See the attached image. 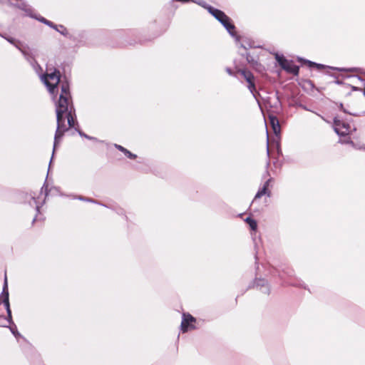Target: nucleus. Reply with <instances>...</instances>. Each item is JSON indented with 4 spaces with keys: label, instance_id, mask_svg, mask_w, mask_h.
I'll use <instances>...</instances> for the list:
<instances>
[{
    "label": "nucleus",
    "instance_id": "obj_1",
    "mask_svg": "<svg viewBox=\"0 0 365 365\" xmlns=\"http://www.w3.org/2000/svg\"><path fill=\"white\" fill-rule=\"evenodd\" d=\"M41 80L52 96L57 93L58 88L61 87L59 98L56 103L57 128L54 136L53 155L64 133L69 128L75 127L76 115L71 100L68 83L66 81H60L59 71L54 69L53 71L49 72L47 68L46 73L41 76Z\"/></svg>",
    "mask_w": 365,
    "mask_h": 365
},
{
    "label": "nucleus",
    "instance_id": "obj_2",
    "mask_svg": "<svg viewBox=\"0 0 365 365\" xmlns=\"http://www.w3.org/2000/svg\"><path fill=\"white\" fill-rule=\"evenodd\" d=\"M211 11H212L210 14L214 16L227 30L229 34L233 37L236 41H239L240 40V36L237 34L235 31V26L232 23V19L226 15V14L216 8H211Z\"/></svg>",
    "mask_w": 365,
    "mask_h": 365
},
{
    "label": "nucleus",
    "instance_id": "obj_3",
    "mask_svg": "<svg viewBox=\"0 0 365 365\" xmlns=\"http://www.w3.org/2000/svg\"><path fill=\"white\" fill-rule=\"evenodd\" d=\"M275 59L279 66L288 73L294 76H299V66L294 63L293 60L287 59L283 54L276 53Z\"/></svg>",
    "mask_w": 365,
    "mask_h": 365
},
{
    "label": "nucleus",
    "instance_id": "obj_4",
    "mask_svg": "<svg viewBox=\"0 0 365 365\" xmlns=\"http://www.w3.org/2000/svg\"><path fill=\"white\" fill-rule=\"evenodd\" d=\"M306 64L308 66L309 68H316L318 70H322L324 68H329L332 71H336L339 72H359L361 71V68H356V67H351V68H341V67H334V66H326L324 64L316 63L312 61H307Z\"/></svg>",
    "mask_w": 365,
    "mask_h": 365
},
{
    "label": "nucleus",
    "instance_id": "obj_5",
    "mask_svg": "<svg viewBox=\"0 0 365 365\" xmlns=\"http://www.w3.org/2000/svg\"><path fill=\"white\" fill-rule=\"evenodd\" d=\"M196 319L189 313H183L181 322V331L182 333L187 332L190 329H195V327L193 324Z\"/></svg>",
    "mask_w": 365,
    "mask_h": 365
},
{
    "label": "nucleus",
    "instance_id": "obj_6",
    "mask_svg": "<svg viewBox=\"0 0 365 365\" xmlns=\"http://www.w3.org/2000/svg\"><path fill=\"white\" fill-rule=\"evenodd\" d=\"M257 288L262 293L269 294L270 287L267 279L264 278H255L252 284H250L247 289Z\"/></svg>",
    "mask_w": 365,
    "mask_h": 365
},
{
    "label": "nucleus",
    "instance_id": "obj_7",
    "mask_svg": "<svg viewBox=\"0 0 365 365\" xmlns=\"http://www.w3.org/2000/svg\"><path fill=\"white\" fill-rule=\"evenodd\" d=\"M237 73H240L241 76L245 78L246 82L247 83V88L250 91H255V76L253 73L245 68L243 69H237Z\"/></svg>",
    "mask_w": 365,
    "mask_h": 365
},
{
    "label": "nucleus",
    "instance_id": "obj_8",
    "mask_svg": "<svg viewBox=\"0 0 365 365\" xmlns=\"http://www.w3.org/2000/svg\"><path fill=\"white\" fill-rule=\"evenodd\" d=\"M20 8L22 9V10H24L26 14L32 18H34V19H38L39 21L53 28L54 29H56V26L54 25L51 21L46 19L45 18L43 17H38L35 15L33 14V11H32V9L28 6V5H26L24 3H22L21 4V6H19Z\"/></svg>",
    "mask_w": 365,
    "mask_h": 365
},
{
    "label": "nucleus",
    "instance_id": "obj_9",
    "mask_svg": "<svg viewBox=\"0 0 365 365\" xmlns=\"http://www.w3.org/2000/svg\"><path fill=\"white\" fill-rule=\"evenodd\" d=\"M2 302L4 305V307L6 309L7 314H8V318L9 323H12L11 319V312L10 309V305H9V292L7 289V278L6 276L5 277L4 279V286L3 289V300Z\"/></svg>",
    "mask_w": 365,
    "mask_h": 365
},
{
    "label": "nucleus",
    "instance_id": "obj_10",
    "mask_svg": "<svg viewBox=\"0 0 365 365\" xmlns=\"http://www.w3.org/2000/svg\"><path fill=\"white\" fill-rule=\"evenodd\" d=\"M0 36L5 38L6 41H8L9 43L13 44L16 48H17L21 52L23 53V55L25 56V58L30 62H31L32 58L31 56L28 53L25 47H24L21 43L19 41L15 40L13 38L11 37H6L2 34H0Z\"/></svg>",
    "mask_w": 365,
    "mask_h": 365
},
{
    "label": "nucleus",
    "instance_id": "obj_11",
    "mask_svg": "<svg viewBox=\"0 0 365 365\" xmlns=\"http://www.w3.org/2000/svg\"><path fill=\"white\" fill-rule=\"evenodd\" d=\"M268 118H269V123H270V125L273 130V133L275 135V137L280 138L281 128H280V125H279V122L277 117L272 114H269L268 115Z\"/></svg>",
    "mask_w": 365,
    "mask_h": 365
},
{
    "label": "nucleus",
    "instance_id": "obj_12",
    "mask_svg": "<svg viewBox=\"0 0 365 365\" xmlns=\"http://www.w3.org/2000/svg\"><path fill=\"white\" fill-rule=\"evenodd\" d=\"M272 178H270L264 182L263 186L261 188H259L258 190V191L257 192L254 200L260 198L263 195H267V197L271 196V192L269 190V182L272 180Z\"/></svg>",
    "mask_w": 365,
    "mask_h": 365
},
{
    "label": "nucleus",
    "instance_id": "obj_13",
    "mask_svg": "<svg viewBox=\"0 0 365 365\" xmlns=\"http://www.w3.org/2000/svg\"><path fill=\"white\" fill-rule=\"evenodd\" d=\"M272 178H270L264 182L263 186L261 188H259L258 190V191L257 192L254 200L260 198L263 195H267V197L271 196V192L269 190V182L272 180Z\"/></svg>",
    "mask_w": 365,
    "mask_h": 365
},
{
    "label": "nucleus",
    "instance_id": "obj_14",
    "mask_svg": "<svg viewBox=\"0 0 365 365\" xmlns=\"http://www.w3.org/2000/svg\"><path fill=\"white\" fill-rule=\"evenodd\" d=\"M343 128L344 130H341L339 128L335 129V133L340 137L346 136L350 130V125L347 123L342 122L340 128Z\"/></svg>",
    "mask_w": 365,
    "mask_h": 365
},
{
    "label": "nucleus",
    "instance_id": "obj_15",
    "mask_svg": "<svg viewBox=\"0 0 365 365\" xmlns=\"http://www.w3.org/2000/svg\"><path fill=\"white\" fill-rule=\"evenodd\" d=\"M250 65L253 69L259 73H262L264 70V67L259 62L258 58L254 59V61L250 63Z\"/></svg>",
    "mask_w": 365,
    "mask_h": 365
},
{
    "label": "nucleus",
    "instance_id": "obj_16",
    "mask_svg": "<svg viewBox=\"0 0 365 365\" xmlns=\"http://www.w3.org/2000/svg\"><path fill=\"white\" fill-rule=\"evenodd\" d=\"M245 222L247 223L250 228L252 231H256L257 229V221L252 218V217L249 216L245 220Z\"/></svg>",
    "mask_w": 365,
    "mask_h": 365
},
{
    "label": "nucleus",
    "instance_id": "obj_17",
    "mask_svg": "<svg viewBox=\"0 0 365 365\" xmlns=\"http://www.w3.org/2000/svg\"><path fill=\"white\" fill-rule=\"evenodd\" d=\"M191 2H194V3L201 6L204 9H207L210 14H211L212 12V11H211V8H214V7L210 6V4H208L206 1H205L203 0H194V1H191Z\"/></svg>",
    "mask_w": 365,
    "mask_h": 365
},
{
    "label": "nucleus",
    "instance_id": "obj_18",
    "mask_svg": "<svg viewBox=\"0 0 365 365\" xmlns=\"http://www.w3.org/2000/svg\"><path fill=\"white\" fill-rule=\"evenodd\" d=\"M272 143H274L276 145V152L278 158L282 155V150L280 145V138H276L272 140Z\"/></svg>",
    "mask_w": 365,
    "mask_h": 365
},
{
    "label": "nucleus",
    "instance_id": "obj_19",
    "mask_svg": "<svg viewBox=\"0 0 365 365\" xmlns=\"http://www.w3.org/2000/svg\"><path fill=\"white\" fill-rule=\"evenodd\" d=\"M335 104L339 107V108L340 109V110H341L342 112H344V113H346V114H349L351 115H353V116H359L360 115L359 113H351L349 111H348L346 108H344V105L342 103H335Z\"/></svg>",
    "mask_w": 365,
    "mask_h": 365
},
{
    "label": "nucleus",
    "instance_id": "obj_20",
    "mask_svg": "<svg viewBox=\"0 0 365 365\" xmlns=\"http://www.w3.org/2000/svg\"><path fill=\"white\" fill-rule=\"evenodd\" d=\"M240 47L245 50H248L249 48H253L255 46L253 45V42L251 40L247 39L244 41V43L240 44Z\"/></svg>",
    "mask_w": 365,
    "mask_h": 365
},
{
    "label": "nucleus",
    "instance_id": "obj_21",
    "mask_svg": "<svg viewBox=\"0 0 365 365\" xmlns=\"http://www.w3.org/2000/svg\"><path fill=\"white\" fill-rule=\"evenodd\" d=\"M240 55L242 57L246 58V60L249 64L251 63L252 61H254V59L256 58L253 57L252 56H251L250 53L248 52H246L245 53H241Z\"/></svg>",
    "mask_w": 365,
    "mask_h": 365
},
{
    "label": "nucleus",
    "instance_id": "obj_22",
    "mask_svg": "<svg viewBox=\"0 0 365 365\" xmlns=\"http://www.w3.org/2000/svg\"><path fill=\"white\" fill-rule=\"evenodd\" d=\"M351 77L357 78L358 80H359L360 81L364 83V88L363 89V95L365 97V80L361 76H360L359 75H348V76H345V78H351Z\"/></svg>",
    "mask_w": 365,
    "mask_h": 365
},
{
    "label": "nucleus",
    "instance_id": "obj_23",
    "mask_svg": "<svg viewBox=\"0 0 365 365\" xmlns=\"http://www.w3.org/2000/svg\"><path fill=\"white\" fill-rule=\"evenodd\" d=\"M327 74H328L331 77H333V78H336V80L334 81V83H336V85L341 86V85H344V84L343 81L337 79V76H336V74L331 73L329 72H327Z\"/></svg>",
    "mask_w": 365,
    "mask_h": 365
},
{
    "label": "nucleus",
    "instance_id": "obj_24",
    "mask_svg": "<svg viewBox=\"0 0 365 365\" xmlns=\"http://www.w3.org/2000/svg\"><path fill=\"white\" fill-rule=\"evenodd\" d=\"M342 120H341L340 119L338 118V117H334V130H335V129L336 128H339L340 129V127H341V125L342 124Z\"/></svg>",
    "mask_w": 365,
    "mask_h": 365
},
{
    "label": "nucleus",
    "instance_id": "obj_25",
    "mask_svg": "<svg viewBox=\"0 0 365 365\" xmlns=\"http://www.w3.org/2000/svg\"><path fill=\"white\" fill-rule=\"evenodd\" d=\"M55 29L64 36L67 34L66 29L63 26L60 25L58 27L56 26Z\"/></svg>",
    "mask_w": 365,
    "mask_h": 365
},
{
    "label": "nucleus",
    "instance_id": "obj_26",
    "mask_svg": "<svg viewBox=\"0 0 365 365\" xmlns=\"http://www.w3.org/2000/svg\"><path fill=\"white\" fill-rule=\"evenodd\" d=\"M226 72L231 76H234L237 78V74L238 73L237 71L234 72L232 68L227 67L226 68Z\"/></svg>",
    "mask_w": 365,
    "mask_h": 365
},
{
    "label": "nucleus",
    "instance_id": "obj_27",
    "mask_svg": "<svg viewBox=\"0 0 365 365\" xmlns=\"http://www.w3.org/2000/svg\"><path fill=\"white\" fill-rule=\"evenodd\" d=\"M267 155L268 158H269L270 150H269V135H268V131L267 130Z\"/></svg>",
    "mask_w": 365,
    "mask_h": 365
},
{
    "label": "nucleus",
    "instance_id": "obj_28",
    "mask_svg": "<svg viewBox=\"0 0 365 365\" xmlns=\"http://www.w3.org/2000/svg\"><path fill=\"white\" fill-rule=\"evenodd\" d=\"M124 154L128 158H130V159H134L136 158V155L135 154H133L131 153L129 150H128L126 149L125 152L124 153Z\"/></svg>",
    "mask_w": 365,
    "mask_h": 365
},
{
    "label": "nucleus",
    "instance_id": "obj_29",
    "mask_svg": "<svg viewBox=\"0 0 365 365\" xmlns=\"http://www.w3.org/2000/svg\"><path fill=\"white\" fill-rule=\"evenodd\" d=\"M253 97L257 100V96H259V93L256 89V86L255 85V91H250Z\"/></svg>",
    "mask_w": 365,
    "mask_h": 365
},
{
    "label": "nucleus",
    "instance_id": "obj_30",
    "mask_svg": "<svg viewBox=\"0 0 365 365\" xmlns=\"http://www.w3.org/2000/svg\"><path fill=\"white\" fill-rule=\"evenodd\" d=\"M11 332L16 337L17 336H19L20 334L17 331L16 327H11L10 328Z\"/></svg>",
    "mask_w": 365,
    "mask_h": 365
},
{
    "label": "nucleus",
    "instance_id": "obj_31",
    "mask_svg": "<svg viewBox=\"0 0 365 365\" xmlns=\"http://www.w3.org/2000/svg\"><path fill=\"white\" fill-rule=\"evenodd\" d=\"M78 133L80 134V135H81V136H83V137H84V138H87V139H90V140L93 139V138L90 137V136L87 135L86 134H85V133H82V132H81V131H80V130H78Z\"/></svg>",
    "mask_w": 365,
    "mask_h": 365
},
{
    "label": "nucleus",
    "instance_id": "obj_32",
    "mask_svg": "<svg viewBox=\"0 0 365 365\" xmlns=\"http://www.w3.org/2000/svg\"><path fill=\"white\" fill-rule=\"evenodd\" d=\"M115 148H118L119 150H120L121 152H123V153L125 152L126 149L125 148H123V146L121 145H115Z\"/></svg>",
    "mask_w": 365,
    "mask_h": 365
},
{
    "label": "nucleus",
    "instance_id": "obj_33",
    "mask_svg": "<svg viewBox=\"0 0 365 365\" xmlns=\"http://www.w3.org/2000/svg\"><path fill=\"white\" fill-rule=\"evenodd\" d=\"M349 86H350V87H351V90L353 91H361V88H359V87L351 86V85H349Z\"/></svg>",
    "mask_w": 365,
    "mask_h": 365
},
{
    "label": "nucleus",
    "instance_id": "obj_34",
    "mask_svg": "<svg viewBox=\"0 0 365 365\" xmlns=\"http://www.w3.org/2000/svg\"><path fill=\"white\" fill-rule=\"evenodd\" d=\"M297 61H298L299 62H301L302 63H304V64H306V61H309V60H308V59H305V58H302V57H298V58H297Z\"/></svg>",
    "mask_w": 365,
    "mask_h": 365
},
{
    "label": "nucleus",
    "instance_id": "obj_35",
    "mask_svg": "<svg viewBox=\"0 0 365 365\" xmlns=\"http://www.w3.org/2000/svg\"><path fill=\"white\" fill-rule=\"evenodd\" d=\"M284 283H286V284H291V285H292V286H301V287H302V286H303V284H301V283H299V284H293V283H289V282H286V281H284Z\"/></svg>",
    "mask_w": 365,
    "mask_h": 365
},
{
    "label": "nucleus",
    "instance_id": "obj_36",
    "mask_svg": "<svg viewBox=\"0 0 365 365\" xmlns=\"http://www.w3.org/2000/svg\"><path fill=\"white\" fill-rule=\"evenodd\" d=\"M306 82L310 85L312 88L314 87V83L311 80H307Z\"/></svg>",
    "mask_w": 365,
    "mask_h": 365
},
{
    "label": "nucleus",
    "instance_id": "obj_37",
    "mask_svg": "<svg viewBox=\"0 0 365 365\" xmlns=\"http://www.w3.org/2000/svg\"><path fill=\"white\" fill-rule=\"evenodd\" d=\"M299 106H300L302 108H303L304 110H305L311 111V110H310V109H309V108H308L306 106H304V105L301 104Z\"/></svg>",
    "mask_w": 365,
    "mask_h": 365
},
{
    "label": "nucleus",
    "instance_id": "obj_38",
    "mask_svg": "<svg viewBox=\"0 0 365 365\" xmlns=\"http://www.w3.org/2000/svg\"><path fill=\"white\" fill-rule=\"evenodd\" d=\"M279 277L281 279H284V276L282 274H279Z\"/></svg>",
    "mask_w": 365,
    "mask_h": 365
},
{
    "label": "nucleus",
    "instance_id": "obj_39",
    "mask_svg": "<svg viewBox=\"0 0 365 365\" xmlns=\"http://www.w3.org/2000/svg\"><path fill=\"white\" fill-rule=\"evenodd\" d=\"M255 260H256V261L257 260V253L255 254Z\"/></svg>",
    "mask_w": 365,
    "mask_h": 365
},
{
    "label": "nucleus",
    "instance_id": "obj_40",
    "mask_svg": "<svg viewBox=\"0 0 365 365\" xmlns=\"http://www.w3.org/2000/svg\"><path fill=\"white\" fill-rule=\"evenodd\" d=\"M36 210L38 212V210H39V207L38 206H36Z\"/></svg>",
    "mask_w": 365,
    "mask_h": 365
}]
</instances>
